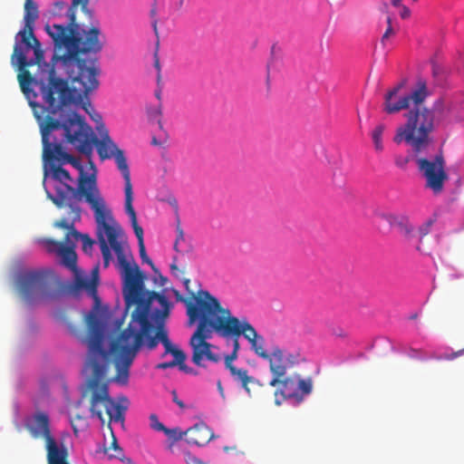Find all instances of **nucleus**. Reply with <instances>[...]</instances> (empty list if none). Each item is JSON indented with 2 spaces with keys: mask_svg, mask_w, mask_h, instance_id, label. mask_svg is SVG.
Masks as SVG:
<instances>
[{
  "mask_svg": "<svg viewBox=\"0 0 464 464\" xmlns=\"http://www.w3.org/2000/svg\"><path fill=\"white\" fill-rule=\"evenodd\" d=\"M404 86L405 81H401L385 93L382 107L387 114H394L406 109L410 110L411 102L413 105L423 103L430 95L426 81L422 79L418 80L416 88L411 93L398 96L399 92Z\"/></svg>",
  "mask_w": 464,
  "mask_h": 464,
  "instance_id": "9d476101",
  "label": "nucleus"
},
{
  "mask_svg": "<svg viewBox=\"0 0 464 464\" xmlns=\"http://www.w3.org/2000/svg\"><path fill=\"white\" fill-rule=\"evenodd\" d=\"M139 252L142 262L148 263L154 273H158V268L154 266L151 259L148 256L144 244H139Z\"/></svg>",
  "mask_w": 464,
  "mask_h": 464,
  "instance_id": "c85d7f7f",
  "label": "nucleus"
},
{
  "mask_svg": "<svg viewBox=\"0 0 464 464\" xmlns=\"http://www.w3.org/2000/svg\"><path fill=\"white\" fill-rule=\"evenodd\" d=\"M213 302V306L215 307V322H212V325L214 327L215 333L223 338H231L233 341V352H236L238 353V351L240 349L239 344V337L234 334H227L225 333V325L229 323L232 320H240L239 318L232 315L231 312L227 308H224L221 306L220 302L212 295V298H210Z\"/></svg>",
  "mask_w": 464,
  "mask_h": 464,
  "instance_id": "a211bd4d",
  "label": "nucleus"
},
{
  "mask_svg": "<svg viewBox=\"0 0 464 464\" xmlns=\"http://www.w3.org/2000/svg\"><path fill=\"white\" fill-rule=\"evenodd\" d=\"M76 221H73V218H72V222H69L67 219L65 218H62L60 220H57L54 222V227H59V228H63V229H66L67 230V233H66V237L67 239H69V237H73V238L75 240H78L79 239V236H81V233L78 232L75 228H74V223Z\"/></svg>",
  "mask_w": 464,
  "mask_h": 464,
  "instance_id": "b1692460",
  "label": "nucleus"
},
{
  "mask_svg": "<svg viewBox=\"0 0 464 464\" xmlns=\"http://www.w3.org/2000/svg\"><path fill=\"white\" fill-rule=\"evenodd\" d=\"M96 129L101 139L94 135L92 129L85 122L83 117L75 111H71L69 112V122L64 125V137L68 143L87 157L92 156L93 146H95L102 160L113 158L122 174L124 189L132 188L130 172L124 151L111 139L103 123L96 126Z\"/></svg>",
  "mask_w": 464,
  "mask_h": 464,
  "instance_id": "39448f33",
  "label": "nucleus"
},
{
  "mask_svg": "<svg viewBox=\"0 0 464 464\" xmlns=\"http://www.w3.org/2000/svg\"><path fill=\"white\" fill-rule=\"evenodd\" d=\"M409 161H410V158L409 157H403V156H401V155L396 156L395 159H394V162H395L396 166L401 168V169L406 168V166L409 163Z\"/></svg>",
  "mask_w": 464,
  "mask_h": 464,
  "instance_id": "c9c22d12",
  "label": "nucleus"
},
{
  "mask_svg": "<svg viewBox=\"0 0 464 464\" xmlns=\"http://www.w3.org/2000/svg\"><path fill=\"white\" fill-rule=\"evenodd\" d=\"M160 96H161L160 92H156V97H157L159 100H160Z\"/></svg>",
  "mask_w": 464,
  "mask_h": 464,
  "instance_id": "4d7b16f0",
  "label": "nucleus"
},
{
  "mask_svg": "<svg viewBox=\"0 0 464 464\" xmlns=\"http://www.w3.org/2000/svg\"><path fill=\"white\" fill-rule=\"evenodd\" d=\"M229 372L236 381L241 382L242 387L246 390V392L250 393L248 384L256 383L257 382L247 374V370L242 368L239 369L235 366L229 367Z\"/></svg>",
  "mask_w": 464,
  "mask_h": 464,
  "instance_id": "4be33fe9",
  "label": "nucleus"
},
{
  "mask_svg": "<svg viewBox=\"0 0 464 464\" xmlns=\"http://www.w3.org/2000/svg\"><path fill=\"white\" fill-rule=\"evenodd\" d=\"M189 282H190L189 279H185V281H184V285H185L187 290H188Z\"/></svg>",
  "mask_w": 464,
  "mask_h": 464,
  "instance_id": "3c124183",
  "label": "nucleus"
},
{
  "mask_svg": "<svg viewBox=\"0 0 464 464\" xmlns=\"http://www.w3.org/2000/svg\"><path fill=\"white\" fill-rule=\"evenodd\" d=\"M385 130V126L383 124L377 125L372 132V138L374 143V148L377 151H382L383 145L382 141V136Z\"/></svg>",
  "mask_w": 464,
  "mask_h": 464,
  "instance_id": "393cba45",
  "label": "nucleus"
},
{
  "mask_svg": "<svg viewBox=\"0 0 464 464\" xmlns=\"http://www.w3.org/2000/svg\"><path fill=\"white\" fill-rule=\"evenodd\" d=\"M387 9H388V5H387V4H384V5H383V11H384V12H387Z\"/></svg>",
  "mask_w": 464,
  "mask_h": 464,
  "instance_id": "13d9d810",
  "label": "nucleus"
},
{
  "mask_svg": "<svg viewBox=\"0 0 464 464\" xmlns=\"http://www.w3.org/2000/svg\"><path fill=\"white\" fill-rule=\"evenodd\" d=\"M58 255L62 258L63 265L73 273L74 280L72 284V290L79 291L84 289L90 295L96 296L97 280L95 278L89 279L83 276L82 271L78 269L77 255L73 249V246H63Z\"/></svg>",
  "mask_w": 464,
  "mask_h": 464,
  "instance_id": "4468645a",
  "label": "nucleus"
},
{
  "mask_svg": "<svg viewBox=\"0 0 464 464\" xmlns=\"http://www.w3.org/2000/svg\"><path fill=\"white\" fill-rule=\"evenodd\" d=\"M51 171L53 179L58 181L59 185L55 187L56 195L49 194L50 198L58 208L68 206L73 215V221H79L81 219V208L77 202L82 198L80 195L79 187L75 189L70 184V182H72V179L69 171L61 165L52 164Z\"/></svg>",
  "mask_w": 464,
  "mask_h": 464,
  "instance_id": "1a4fd4ad",
  "label": "nucleus"
},
{
  "mask_svg": "<svg viewBox=\"0 0 464 464\" xmlns=\"http://www.w3.org/2000/svg\"><path fill=\"white\" fill-rule=\"evenodd\" d=\"M185 242V235L183 232V229L180 227L179 225L177 227V237L176 240L173 246V248L178 253H182L185 251V249L182 248L181 245Z\"/></svg>",
  "mask_w": 464,
  "mask_h": 464,
  "instance_id": "cd10ccee",
  "label": "nucleus"
},
{
  "mask_svg": "<svg viewBox=\"0 0 464 464\" xmlns=\"http://www.w3.org/2000/svg\"><path fill=\"white\" fill-rule=\"evenodd\" d=\"M299 353H289L279 346L273 347L271 353H267V356L264 358L269 362V371L272 374L269 385L278 386L280 378L285 377L287 370L299 362Z\"/></svg>",
  "mask_w": 464,
  "mask_h": 464,
  "instance_id": "f8f14e48",
  "label": "nucleus"
},
{
  "mask_svg": "<svg viewBox=\"0 0 464 464\" xmlns=\"http://www.w3.org/2000/svg\"><path fill=\"white\" fill-rule=\"evenodd\" d=\"M165 353L173 355V362H176L177 366H179L181 371L186 372H190V370H188V366L185 364L186 354L182 350L172 344L169 349L165 351Z\"/></svg>",
  "mask_w": 464,
  "mask_h": 464,
  "instance_id": "5701e85b",
  "label": "nucleus"
},
{
  "mask_svg": "<svg viewBox=\"0 0 464 464\" xmlns=\"http://www.w3.org/2000/svg\"><path fill=\"white\" fill-rule=\"evenodd\" d=\"M163 432L171 440H179L184 435L179 429H168L165 427V430Z\"/></svg>",
  "mask_w": 464,
  "mask_h": 464,
  "instance_id": "473e14b6",
  "label": "nucleus"
},
{
  "mask_svg": "<svg viewBox=\"0 0 464 464\" xmlns=\"http://www.w3.org/2000/svg\"><path fill=\"white\" fill-rule=\"evenodd\" d=\"M24 44L15 41L11 55L12 64L17 66L18 81L22 92L29 101L34 115L38 107L43 108V118L53 117L63 112L72 104H77L81 95H76V90L69 86L68 81L58 76L59 63L44 62L42 50L41 57L28 60Z\"/></svg>",
  "mask_w": 464,
  "mask_h": 464,
  "instance_id": "7ed1b4c3",
  "label": "nucleus"
},
{
  "mask_svg": "<svg viewBox=\"0 0 464 464\" xmlns=\"http://www.w3.org/2000/svg\"><path fill=\"white\" fill-rule=\"evenodd\" d=\"M82 109H83V110H84L88 114H90V113H91L90 109H91L92 111H93V109L92 108V106H91V103H90V102L83 103V104H82Z\"/></svg>",
  "mask_w": 464,
  "mask_h": 464,
  "instance_id": "a18cd8bd",
  "label": "nucleus"
},
{
  "mask_svg": "<svg viewBox=\"0 0 464 464\" xmlns=\"http://www.w3.org/2000/svg\"><path fill=\"white\" fill-rule=\"evenodd\" d=\"M92 111H93V113L91 112L90 116H91L92 121H94L97 123H99L97 126H100L101 123H102V116L99 113L95 112L94 110Z\"/></svg>",
  "mask_w": 464,
  "mask_h": 464,
  "instance_id": "79ce46f5",
  "label": "nucleus"
},
{
  "mask_svg": "<svg viewBox=\"0 0 464 464\" xmlns=\"http://www.w3.org/2000/svg\"><path fill=\"white\" fill-rule=\"evenodd\" d=\"M414 160L419 172L425 179V188L430 189L434 195L440 194L449 179L443 155L440 153L432 158H425L414 154Z\"/></svg>",
  "mask_w": 464,
  "mask_h": 464,
  "instance_id": "9b49d317",
  "label": "nucleus"
},
{
  "mask_svg": "<svg viewBox=\"0 0 464 464\" xmlns=\"http://www.w3.org/2000/svg\"><path fill=\"white\" fill-rule=\"evenodd\" d=\"M150 424L151 429H153L157 431L163 432V430H165V426L159 420L156 414H150Z\"/></svg>",
  "mask_w": 464,
  "mask_h": 464,
  "instance_id": "7c9ffc66",
  "label": "nucleus"
},
{
  "mask_svg": "<svg viewBox=\"0 0 464 464\" xmlns=\"http://www.w3.org/2000/svg\"><path fill=\"white\" fill-rule=\"evenodd\" d=\"M162 114L161 105L148 110V115L151 120H157L159 124L161 126L160 116Z\"/></svg>",
  "mask_w": 464,
  "mask_h": 464,
  "instance_id": "2f4dec72",
  "label": "nucleus"
},
{
  "mask_svg": "<svg viewBox=\"0 0 464 464\" xmlns=\"http://www.w3.org/2000/svg\"><path fill=\"white\" fill-rule=\"evenodd\" d=\"M110 450H112L114 453L110 454V458H115L121 459L123 457V450L119 446L116 437L112 434V440L111 446L105 450L108 452Z\"/></svg>",
  "mask_w": 464,
  "mask_h": 464,
  "instance_id": "bb28decb",
  "label": "nucleus"
},
{
  "mask_svg": "<svg viewBox=\"0 0 464 464\" xmlns=\"http://www.w3.org/2000/svg\"><path fill=\"white\" fill-rule=\"evenodd\" d=\"M186 441L196 446H205L213 438L212 430L203 423L196 424L184 432Z\"/></svg>",
  "mask_w": 464,
  "mask_h": 464,
  "instance_id": "6ab92c4d",
  "label": "nucleus"
},
{
  "mask_svg": "<svg viewBox=\"0 0 464 464\" xmlns=\"http://www.w3.org/2000/svg\"><path fill=\"white\" fill-rule=\"evenodd\" d=\"M124 195H125V203H124L125 211L130 218L131 226H132L134 233L138 238L139 244H144L143 229L138 224L136 212L132 206V201H133L132 188H128L127 189H124Z\"/></svg>",
  "mask_w": 464,
  "mask_h": 464,
  "instance_id": "aec40b11",
  "label": "nucleus"
},
{
  "mask_svg": "<svg viewBox=\"0 0 464 464\" xmlns=\"http://www.w3.org/2000/svg\"><path fill=\"white\" fill-rule=\"evenodd\" d=\"M177 366L176 362H173V360L171 362H161L160 364H158V368L159 369H162V370H165V369H168V368H172V367H175Z\"/></svg>",
  "mask_w": 464,
  "mask_h": 464,
  "instance_id": "ea45409f",
  "label": "nucleus"
},
{
  "mask_svg": "<svg viewBox=\"0 0 464 464\" xmlns=\"http://www.w3.org/2000/svg\"><path fill=\"white\" fill-rule=\"evenodd\" d=\"M115 254L122 277L126 305H134L135 308L127 328L111 341L110 353L103 347V332L96 313L91 311L87 314L88 334L85 343L88 356L84 371L88 373V378L82 396L89 400L91 414L96 416L102 422H104V409L110 422L122 423L129 407V400L125 396H120L114 401L110 396L108 382H104L110 366V353L116 369L113 380L118 383L126 384L129 381L130 368L143 345L149 350H153L160 342L166 351L172 343L167 332L160 328L153 335L155 329L150 320L163 319L169 315L170 303L168 298L164 295L145 289V275L125 249Z\"/></svg>",
  "mask_w": 464,
  "mask_h": 464,
  "instance_id": "f257e3e1",
  "label": "nucleus"
},
{
  "mask_svg": "<svg viewBox=\"0 0 464 464\" xmlns=\"http://www.w3.org/2000/svg\"><path fill=\"white\" fill-rule=\"evenodd\" d=\"M173 401L179 405V408L184 409L185 405L183 401L178 399L177 392L175 391L172 392Z\"/></svg>",
  "mask_w": 464,
  "mask_h": 464,
  "instance_id": "37998d69",
  "label": "nucleus"
},
{
  "mask_svg": "<svg viewBox=\"0 0 464 464\" xmlns=\"http://www.w3.org/2000/svg\"><path fill=\"white\" fill-rule=\"evenodd\" d=\"M43 245L45 246L46 250L50 253H60L61 248L64 246L63 243L55 241L53 239L45 238L43 241Z\"/></svg>",
  "mask_w": 464,
  "mask_h": 464,
  "instance_id": "a878e982",
  "label": "nucleus"
},
{
  "mask_svg": "<svg viewBox=\"0 0 464 464\" xmlns=\"http://www.w3.org/2000/svg\"><path fill=\"white\" fill-rule=\"evenodd\" d=\"M400 7L401 8V12H400L401 18L408 19L411 16V10L407 6L402 5H401Z\"/></svg>",
  "mask_w": 464,
  "mask_h": 464,
  "instance_id": "58836bf2",
  "label": "nucleus"
},
{
  "mask_svg": "<svg viewBox=\"0 0 464 464\" xmlns=\"http://www.w3.org/2000/svg\"><path fill=\"white\" fill-rule=\"evenodd\" d=\"M386 220L392 228L397 229L404 237L411 238L413 236L414 227L408 217L390 214L386 216Z\"/></svg>",
  "mask_w": 464,
  "mask_h": 464,
  "instance_id": "412c9836",
  "label": "nucleus"
},
{
  "mask_svg": "<svg viewBox=\"0 0 464 464\" xmlns=\"http://www.w3.org/2000/svg\"><path fill=\"white\" fill-rule=\"evenodd\" d=\"M392 5L395 7H399L401 5V0H392Z\"/></svg>",
  "mask_w": 464,
  "mask_h": 464,
  "instance_id": "09e8293b",
  "label": "nucleus"
},
{
  "mask_svg": "<svg viewBox=\"0 0 464 464\" xmlns=\"http://www.w3.org/2000/svg\"><path fill=\"white\" fill-rule=\"evenodd\" d=\"M43 108H38L35 111L36 121L42 134L43 157L44 160H56L61 165L69 163L79 170L80 195L83 197L94 212L97 224V238L102 255L103 266L108 267L112 258L111 248L115 253L124 249L121 242L118 240L122 234V230L114 220L111 211L107 208L97 187L95 176L86 175L79 159L65 152L62 143L56 140H51V134L53 130L60 129L64 130V125L69 122V113L66 118L63 117V113H61L59 119L48 117L46 120L43 118Z\"/></svg>",
  "mask_w": 464,
  "mask_h": 464,
  "instance_id": "f03ea898",
  "label": "nucleus"
},
{
  "mask_svg": "<svg viewBox=\"0 0 464 464\" xmlns=\"http://www.w3.org/2000/svg\"><path fill=\"white\" fill-rule=\"evenodd\" d=\"M394 34H395V32H394V30H393V27H392V26H387L386 31L384 32V34H382V36L381 43L384 45V44H385L386 40H387L391 35H393Z\"/></svg>",
  "mask_w": 464,
  "mask_h": 464,
  "instance_id": "4c0bfd02",
  "label": "nucleus"
},
{
  "mask_svg": "<svg viewBox=\"0 0 464 464\" xmlns=\"http://www.w3.org/2000/svg\"><path fill=\"white\" fill-rule=\"evenodd\" d=\"M152 143H153V144H155V145H156V144H158V142H157V140H156V139H155V138H153V140H152Z\"/></svg>",
  "mask_w": 464,
  "mask_h": 464,
  "instance_id": "052dcab7",
  "label": "nucleus"
},
{
  "mask_svg": "<svg viewBox=\"0 0 464 464\" xmlns=\"http://www.w3.org/2000/svg\"><path fill=\"white\" fill-rule=\"evenodd\" d=\"M281 393L285 398H293L298 401H303L304 397L311 393L313 382L310 378L302 379L300 375L294 374L289 377L280 378Z\"/></svg>",
  "mask_w": 464,
  "mask_h": 464,
  "instance_id": "f3484780",
  "label": "nucleus"
},
{
  "mask_svg": "<svg viewBox=\"0 0 464 464\" xmlns=\"http://www.w3.org/2000/svg\"><path fill=\"white\" fill-rule=\"evenodd\" d=\"M153 28H154V31L157 33V22L156 21L153 23Z\"/></svg>",
  "mask_w": 464,
  "mask_h": 464,
  "instance_id": "6e6d98bb",
  "label": "nucleus"
},
{
  "mask_svg": "<svg viewBox=\"0 0 464 464\" xmlns=\"http://www.w3.org/2000/svg\"><path fill=\"white\" fill-rule=\"evenodd\" d=\"M237 358V353L236 352H233L227 355L226 358H225V364H226V367L229 370V367H235L233 364H232V362L234 360H236Z\"/></svg>",
  "mask_w": 464,
  "mask_h": 464,
  "instance_id": "e433bc0d",
  "label": "nucleus"
},
{
  "mask_svg": "<svg viewBox=\"0 0 464 464\" xmlns=\"http://www.w3.org/2000/svg\"><path fill=\"white\" fill-rule=\"evenodd\" d=\"M429 224H427L425 227H420V237H424L425 235L428 234V231H429Z\"/></svg>",
  "mask_w": 464,
  "mask_h": 464,
  "instance_id": "c03bdc74",
  "label": "nucleus"
},
{
  "mask_svg": "<svg viewBox=\"0 0 464 464\" xmlns=\"http://www.w3.org/2000/svg\"><path fill=\"white\" fill-rule=\"evenodd\" d=\"M79 238H81L82 242V250L85 253H90L94 244V240H92L87 234H81Z\"/></svg>",
  "mask_w": 464,
  "mask_h": 464,
  "instance_id": "c756f323",
  "label": "nucleus"
},
{
  "mask_svg": "<svg viewBox=\"0 0 464 464\" xmlns=\"http://www.w3.org/2000/svg\"><path fill=\"white\" fill-rule=\"evenodd\" d=\"M89 0H72V5L76 8L77 5H82V8H85L88 5Z\"/></svg>",
  "mask_w": 464,
  "mask_h": 464,
  "instance_id": "a19ab883",
  "label": "nucleus"
},
{
  "mask_svg": "<svg viewBox=\"0 0 464 464\" xmlns=\"http://www.w3.org/2000/svg\"><path fill=\"white\" fill-rule=\"evenodd\" d=\"M153 281L159 286H165L168 282V278L163 276L158 270V273H154Z\"/></svg>",
  "mask_w": 464,
  "mask_h": 464,
  "instance_id": "f704fd0d",
  "label": "nucleus"
},
{
  "mask_svg": "<svg viewBox=\"0 0 464 464\" xmlns=\"http://www.w3.org/2000/svg\"><path fill=\"white\" fill-rule=\"evenodd\" d=\"M67 16L69 22L66 25L53 24L45 26L55 48L53 63H59L72 82L81 83L82 92L87 94L99 85V68L95 66L96 60L90 61L91 65H87V61L80 58L79 54L100 53L103 48L104 36L98 26L81 28L76 23L73 6L68 8Z\"/></svg>",
  "mask_w": 464,
  "mask_h": 464,
  "instance_id": "20e7f679",
  "label": "nucleus"
},
{
  "mask_svg": "<svg viewBox=\"0 0 464 464\" xmlns=\"http://www.w3.org/2000/svg\"><path fill=\"white\" fill-rule=\"evenodd\" d=\"M464 354V348L463 349H460L457 352H453V353H445V354H441V355H439L438 357H436L437 360H447V361H452L454 359H456L457 357L460 356V355H463Z\"/></svg>",
  "mask_w": 464,
  "mask_h": 464,
  "instance_id": "72a5a7b5",
  "label": "nucleus"
},
{
  "mask_svg": "<svg viewBox=\"0 0 464 464\" xmlns=\"http://www.w3.org/2000/svg\"><path fill=\"white\" fill-rule=\"evenodd\" d=\"M155 65H156V67H157V68H160V63H159V60H156V62H155Z\"/></svg>",
  "mask_w": 464,
  "mask_h": 464,
  "instance_id": "bf43d9fd",
  "label": "nucleus"
},
{
  "mask_svg": "<svg viewBox=\"0 0 464 464\" xmlns=\"http://www.w3.org/2000/svg\"><path fill=\"white\" fill-rule=\"evenodd\" d=\"M24 427L32 438L44 440L47 464H70L68 449L53 434L51 419L47 412L34 411L25 419Z\"/></svg>",
  "mask_w": 464,
  "mask_h": 464,
  "instance_id": "6e6552de",
  "label": "nucleus"
},
{
  "mask_svg": "<svg viewBox=\"0 0 464 464\" xmlns=\"http://www.w3.org/2000/svg\"><path fill=\"white\" fill-rule=\"evenodd\" d=\"M225 333L227 334H236L237 336L243 335L250 343L251 349L254 353L264 359L267 356L264 344L265 339L262 335L258 334L254 326L248 322L246 318L241 320H232L225 325Z\"/></svg>",
  "mask_w": 464,
  "mask_h": 464,
  "instance_id": "2eb2a0df",
  "label": "nucleus"
},
{
  "mask_svg": "<svg viewBox=\"0 0 464 464\" xmlns=\"http://www.w3.org/2000/svg\"><path fill=\"white\" fill-rule=\"evenodd\" d=\"M218 390L220 391V392H223V388L221 386V382H218Z\"/></svg>",
  "mask_w": 464,
  "mask_h": 464,
  "instance_id": "864d4df0",
  "label": "nucleus"
},
{
  "mask_svg": "<svg viewBox=\"0 0 464 464\" xmlns=\"http://www.w3.org/2000/svg\"><path fill=\"white\" fill-rule=\"evenodd\" d=\"M170 269L174 275L178 276V273L179 272V270L175 263L170 265Z\"/></svg>",
  "mask_w": 464,
  "mask_h": 464,
  "instance_id": "49530a36",
  "label": "nucleus"
},
{
  "mask_svg": "<svg viewBox=\"0 0 464 464\" xmlns=\"http://www.w3.org/2000/svg\"><path fill=\"white\" fill-rule=\"evenodd\" d=\"M72 239H73V240H75V239L73 238V237H72V236H71V237H69V239H67V237H64V242L67 244V246H74V245H73V243H72Z\"/></svg>",
  "mask_w": 464,
  "mask_h": 464,
  "instance_id": "de8ad7c7",
  "label": "nucleus"
},
{
  "mask_svg": "<svg viewBox=\"0 0 464 464\" xmlns=\"http://www.w3.org/2000/svg\"><path fill=\"white\" fill-rule=\"evenodd\" d=\"M183 2L184 0H179V3H178V8L180 9L183 5Z\"/></svg>",
  "mask_w": 464,
  "mask_h": 464,
  "instance_id": "603ef678",
  "label": "nucleus"
},
{
  "mask_svg": "<svg viewBox=\"0 0 464 464\" xmlns=\"http://www.w3.org/2000/svg\"><path fill=\"white\" fill-rule=\"evenodd\" d=\"M443 111L442 99L437 100L432 109L422 103L413 105L406 114L405 124L397 129L393 141L397 144L404 141L411 147L414 154L422 153L431 143L430 134L435 129L436 113L441 114Z\"/></svg>",
  "mask_w": 464,
  "mask_h": 464,
  "instance_id": "0eeeda50",
  "label": "nucleus"
},
{
  "mask_svg": "<svg viewBox=\"0 0 464 464\" xmlns=\"http://www.w3.org/2000/svg\"><path fill=\"white\" fill-rule=\"evenodd\" d=\"M175 295L177 299L184 303L187 307L188 325L198 322L189 340L192 349L191 361L197 366H203L204 360L218 362L221 356L212 352L215 346L208 342L215 333L212 325V322H215V307L210 300L212 295L208 291L199 290L197 295L191 293L193 300L182 297L178 291H175Z\"/></svg>",
  "mask_w": 464,
  "mask_h": 464,
  "instance_id": "423d86ee",
  "label": "nucleus"
},
{
  "mask_svg": "<svg viewBox=\"0 0 464 464\" xmlns=\"http://www.w3.org/2000/svg\"><path fill=\"white\" fill-rule=\"evenodd\" d=\"M56 5H60L61 7L65 5V4L63 2H58V3H56Z\"/></svg>",
  "mask_w": 464,
  "mask_h": 464,
  "instance_id": "5fc2aeb1",
  "label": "nucleus"
},
{
  "mask_svg": "<svg viewBox=\"0 0 464 464\" xmlns=\"http://www.w3.org/2000/svg\"><path fill=\"white\" fill-rule=\"evenodd\" d=\"M38 18V8L33 0H25L24 21V26L15 35V41L24 44L26 50L32 49L37 57L42 55V47L34 34V25Z\"/></svg>",
  "mask_w": 464,
  "mask_h": 464,
  "instance_id": "ddd939ff",
  "label": "nucleus"
},
{
  "mask_svg": "<svg viewBox=\"0 0 464 464\" xmlns=\"http://www.w3.org/2000/svg\"><path fill=\"white\" fill-rule=\"evenodd\" d=\"M386 22H387V26H392V17L390 15L387 16Z\"/></svg>",
  "mask_w": 464,
  "mask_h": 464,
  "instance_id": "8fccbe9b",
  "label": "nucleus"
},
{
  "mask_svg": "<svg viewBox=\"0 0 464 464\" xmlns=\"http://www.w3.org/2000/svg\"><path fill=\"white\" fill-rule=\"evenodd\" d=\"M46 285V276L42 271H24L17 278L19 294L28 303L33 301L40 293H43Z\"/></svg>",
  "mask_w": 464,
  "mask_h": 464,
  "instance_id": "dca6fc26",
  "label": "nucleus"
}]
</instances>
